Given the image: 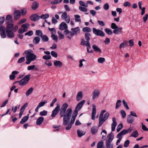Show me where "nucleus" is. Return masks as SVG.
I'll use <instances>...</instances> for the list:
<instances>
[{
  "instance_id": "nucleus-37",
  "label": "nucleus",
  "mask_w": 148,
  "mask_h": 148,
  "mask_svg": "<svg viewBox=\"0 0 148 148\" xmlns=\"http://www.w3.org/2000/svg\"><path fill=\"white\" fill-rule=\"evenodd\" d=\"M111 143L106 141V148H113V144Z\"/></svg>"
},
{
  "instance_id": "nucleus-22",
  "label": "nucleus",
  "mask_w": 148,
  "mask_h": 148,
  "mask_svg": "<svg viewBox=\"0 0 148 148\" xmlns=\"http://www.w3.org/2000/svg\"><path fill=\"white\" fill-rule=\"evenodd\" d=\"M83 97V92L82 91L78 92L76 96V100L78 101L81 100Z\"/></svg>"
},
{
  "instance_id": "nucleus-21",
  "label": "nucleus",
  "mask_w": 148,
  "mask_h": 148,
  "mask_svg": "<svg viewBox=\"0 0 148 148\" xmlns=\"http://www.w3.org/2000/svg\"><path fill=\"white\" fill-rule=\"evenodd\" d=\"M54 65L57 67H61L62 65V63L60 61L55 60L53 61Z\"/></svg>"
},
{
  "instance_id": "nucleus-63",
  "label": "nucleus",
  "mask_w": 148,
  "mask_h": 148,
  "mask_svg": "<svg viewBox=\"0 0 148 148\" xmlns=\"http://www.w3.org/2000/svg\"><path fill=\"white\" fill-rule=\"evenodd\" d=\"M130 143V141L128 140L125 141L124 144V147H127L129 146Z\"/></svg>"
},
{
  "instance_id": "nucleus-54",
  "label": "nucleus",
  "mask_w": 148,
  "mask_h": 148,
  "mask_svg": "<svg viewBox=\"0 0 148 148\" xmlns=\"http://www.w3.org/2000/svg\"><path fill=\"white\" fill-rule=\"evenodd\" d=\"M49 17V15L48 14H42L40 16V18L43 19H46Z\"/></svg>"
},
{
  "instance_id": "nucleus-4",
  "label": "nucleus",
  "mask_w": 148,
  "mask_h": 148,
  "mask_svg": "<svg viewBox=\"0 0 148 148\" xmlns=\"http://www.w3.org/2000/svg\"><path fill=\"white\" fill-rule=\"evenodd\" d=\"M29 26V25L28 23L24 24L21 25V28L18 29V34H17V36L21 39H22L23 38V35L22 34L27 31V29Z\"/></svg>"
},
{
  "instance_id": "nucleus-42",
  "label": "nucleus",
  "mask_w": 148,
  "mask_h": 148,
  "mask_svg": "<svg viewBox=\"0 0 148 148\" xmlns=\"http://www.w3.org/2000/svg\"><path fill=\"white\" fill-rule=\"evenodd\" d=\"M33 90V88H30L27 90L26 93V95L27 96H28L31 94Z\"/></svg>"
},
{
  "instance_id": "nucleus-15",
  "label": "nucleus",
  "mask_w": 148,
  "mask_h": 148,
  "mask_svg": "<svg viewBox=\"0 0 148 148\" xmlns=\"http://www.w3.org/2000/svg\"><path fill=\"white\" fill-rule=\"evenodd\" d=\"M21 16V12L20 10H16L14 14V17L15 20L18 19Z\"/></svg>"
},
{
  "instance_id": "nucleus-14",
  "label": "nucleus",
  "mask_w": 148,
  "mask_h": 148,
  "mask_svg": "<svg viewBox=\"0 0 148 148\" xmlns=\"http://www.w3.org/2000/svg\"><path fill=\"white\" fill-rule=\"evenodd\" d=\"M92 112L91 115V119L95 120V115L96 113V107L94 104L92 105Z\"/></svg>"
},
{
  "instance_id": "nucleus-25",
  "label": "nucleus",
  "mask_w": 148,
  "mask_h": 148,
  "mask_svg": "<svg viewBox=\"0 0 148 148\" xmlns=\"http://www.w3.org/2000/svg\"><path fill=\"white\" fill-rule=\"evenodd\" d=\"M92 48L94 51L96 52L101 53V49L97 45L95 44L92 45Z\"/></svg>"
},
{
  "instance_id": "nucleus-24",
  "label": "nucleus",
  "mask_w": 148,
  "mask_h": 148,
  "mask_svg": "<svg viewBox=\"0 0 148 148\" xmlns=\"http://www.w3.org/2000/svg\"><path fill=\"white\" fill-rule=\"evenodd\" d=\"M122 28L121 27L118 28L113 30V33L115 34H118L122 33Z\"/></svg>"
},
{
  "instance_id": "nucleus-53",
  "label": "nucleus",
  "mask_w": 148,
  "mask_h": 148,
  "mask_svg": "<svg viewBox=\"0 0 148 148\" xmlns=\"http://www.w3.org/2000/svg\"><path fill=\"white\" fill-rule=\"evenodd\" d=\"M105 60L104 58L100 57L98 59L97 61L99 63H103L104 62Z\"/></svg>"
},
{
  "instance_id": "nucleus-61",
  "label": "nucleus",
  "mask_w": 148,
  "mask_h": 148,
  "mask_svg": "<svg viewBox=\"0 0 148 148\" xmlns=\"http://www.w3.org/2000/svg\"><path fill=\"white\" fill-rule=\"evenodd\" d=\"M105 31L108 34L110 35L112 34V32L111 30L110 29L106 28L105 29Z\"/></svg>"
},
{
  "instance_id": "nucleus-28",
  "label": "nucleus",
  "mask_w": 148,
  "mask_h": 148,
  "mask_svg": "<svg viewBox=\"0 0 148 148\" xmlns=\"http://www.w3.org/2000/svg\"><path fill=\"white\" fill-rule=\"evenodd\" d=\"M77 115V114L74 112L73 113V115L72 116L71 121L70 123H71L72 125L74 123L75 121V118Z\"/></svg>"
},
{
  "instance_id": "nucleus-52",
  "label": "nucleus",
  "mask_w": 148,
  "mask_h": 148,
  "mask_svg": "<svg viewBox=\"0 0 148 148\" xmlns=\"http://www.w3.org/2000/svg\"><path fill=\"white\" fill-rule=\"evenodd\" d=\"M47 111L46 110H44L41 111L40 112L39 114L41 116H46L47 115Z\"/></svg>"
},
{
  "instance_id": "nucleus-34",
  "label": "nucleus",
  "mask_w": 148,
  "mask_h": 148,
  "mask_svg": "<svg viewBox=\"0 0 148 148\" xmlns=\"http://www.w3.org/2000/svg\"><path fill=\"white\" fill-rule=\"evenodd\" d=\"M35 69V70H37L38 69L36 67V66L34 65H32L30 66H27V69L28 71H30L31 70Z\"/></svg>"
},
{
  "instance_id": "nucleus-39",
  "label": "nucleus",
  "mask_w": 148,
  "mask_h": 148,
  "mask_svg": "<svg viewBox=\"0 0 148 148\" xmlns=\"http://www.w3.org/2000/svg\"><path fill=\"white\" fill-rule=\"evenodd\" d=\"M41 37V38L42 41L43 42H47L49 40V38L46 35H44L43 36L42 35Z\"/></svg>"
},
{
  "instance_id": "nucleus-31",
  "label": "nucleus",
  "mask_w": 148,
  "mask_h": 148,
  "mask_svg": "<svg viewBox=\"0 0 148 148\" xmlns=\"http://www.w3.org/2000/svg\"><path fill=\"white\" fill-rule=\"evenodd\" d=\"M40 38L38 36L35 37L33 40V42L35 44H38L40 41Z\"/></svg>"
},
{
  "instance_id": "nucleus-9",
  "label": "nucleus",
  "mask_w": 148,
  "mask_h": 148,
  "mask_svg": "<svg viewBox=\"0 0 148 148\" xmlns=\"http://www.w3.org/2000/svg\"><path fill=\"white\" fill-rule=\"evenodd\" d=\"M59 14H62L61 17L62 18L64 19L65 21L67 23L69 22L70 21V17L69 15L67 14V12L65 11L64 13L62 12H59L58 13Z\"/></svg>"
},
{
  "instance_id": "nucleus-16",
  "label": "nucleus",
  "mask_w": 148,
  "mask_h": 148,
  "mask_svg": "<svg viewBox=\"0 0 148 148\" xmlns=\"http://www.w3.org/2000/svg\"><path fill=\"white\" fill-rule=\"evenodd\" d=\"M13 32L11 30L6 29L5 32L7 36L9 38L14 37V34Z\"/></svg>"
},
{
  "instance_id": "nucleus-49",
  "label": "nucleus",
  "mask_w": 148,
  "mask_h": 148,
  "mask_svg": "<svg viewBox=\"0 0 148 148\" xmlns=\"http://www.w3.org/2000/svg\"><path fill=\"white\" fill-rule=\"evenodd\" d=\"M47 103V101L46 100H45L43 101L40 102L38 105L40 108L43 106L45 104Z\"/></svg>"
},
{
  "instance_id": "nucleus-56",
  "label": "nucleus",
  "mask_w": 148,
  "mask_h": 148,
  "mask_svg": "<svg viewBox=\"0 0 148 148\" xmlns=\"http://www.w3.org/2000/svg\"><path fill=\"white\" fill-rule=\"evenodd\" d=\"M58 34L59 38L60 40L63 39L64 38V35L61 32L58 31Z\"/></svg>"
},
{
  "instance_id": "nucleus-45",
  "label": "nucleus",
  "mask_w": 148,
  "mask_h": 148,
  "mask_svg": "<svg viewBox=\"0 0 148 148\" xmlns=\"http://www.w3.org/2000/svg\"><path fill=\"white\" fill-rule=\"evenodd\" d=\"M103 146V141H100L98 142L97 145V148H102Z\"/></svg>"
},
{
  "instance_id": "nucleus-13",
  "label": "nucleus",
  "mask_w": 148,
  "mask_h": 148,
  "mask_svg": "<svg viewBox=\"0 0 148 148\" xmlns=\"http://www.w3.org/2000/svg\"><path fill=\"white\" fill-rule=\"evenodd\" d=\"M5 27L1 26L0 27V34L1 38H4L6 37V34L5 33Z\"/></svg>"
},
{
  "instance_id": "nucleus-50",
  "label": "nucleus",
  "mask_w": 148,
  "mask_h": 148,
  "mask_svg": "<svg viewBox=\"0 0 148 148\" xmlns=\"http://www.w3.org/2000/svg\"><path fill=\"white\" fill-rule=\"evenodd\" d=\"M82 31L84 32H90L91 31V29L88 27H85L83 28Z\"/></svg>"
},
{
  "instance_id": "nucleus-30",
  "label": "nucleus",
  "mask_w": 148,
  "mask_h": 148,
  "mask_svg": "<svg viewBox=\"0 0 148 148\" xmlns=\"http://www.w3.org/2000/svg\"><path fill=\"white\" fill-rule=\"evenodd\" d=\"M127 134L126 130H124L121 131L117 135L116 137L118 138L120 137H122L123 135Z\"/></svg>"
},
{
  "instance_id": "nucleus-32",
  "label": "nucleus",
  "mask_w": 148,
  "mask_h": 148,
  "mask_svg": "<svg viewBox=\"0 0 148 148\" xmlns=\"http://www.w3.org/2000/svg\"><path fill=\"white\" fill-rule=\"evenodd\" d=\"M77 133L78 136L79 137H81L85 134L84 132L80 130H78L77 131Z\"/></svg>"
},
{
  "instance_id": "nucleus-38",
  "label": "nucleus",
  "mask_w": 148,
  "mask_h": 148,
  "mask_svg": "<svg viewBox=\"0 0 148 148\" xmlns=\"http://www.w3.org/2000/svg\"><path fill=\"white\" fill-rule=\"evenodd\" d=\"M39 6V4L37 2L34 1L33 2L32 5V9H37Z\"/></svg>"
},
{
  "instance_id": "nucleus-43",
  "label": "nucleus",
  "mask_w": 148,
  "mask_h": 148,
  "mask_svg": "<svg viewBox=\"0 0 148 148\" xmlns=\"http://www.w3.org/2000/svg\"><path fill=\"white\" fill-rule=\"evenodd\" d=\"M127 121L128 123H132L134 122V120L132 117L130 115H129L127 118Z\"/></svg>"
},
{
  "instance_id": "nucleus-48",
  "label": "nucleus",
  "mask_w": 148,
  "mask_h": 148,
  "mask_svg": "<svg viewBox=\"0 0 148 148\" xmlns=\"http://www.w3.org/2000/svg\"><path fill=\"white\" fill-rule=\"evenodd\" d=\"M63 0H54L51 2L52 4H56L60 3Z\"/></svg>"
},
{
  "instance_id": "nucleus-40",
  "label": "nucleus",
  "mask_w": 148,
  "mask_h": 148,
  "mask_svg": "<svg viewBox=\"0 0 148 148\" xmlns=\"http://www.w3.org/2000/svg\"><path fill=\"white\" fill-rule=\"evenodd\" d=\"M138 133L137 130H135L131 134L130 137H133L134 138H136L138 136Z\"/></svg>"
},
{
  "instance_id": "nucleus-59",
  "label": "nucleus",
  "mask_w": 148,
  "mask_h": 148,
  "mask_svg": "<svg viewBox=\"0 0 148 148\" xmlns=\"http://www.w3.org/2000/svg\"><path fill=\"white\" fill-rule=\"evenodd\" d=\"M27 21V19L26 18H23L20 20L18 23V24L21 25Z\"/></svg>"
},
{
  "instance_id": "nucleus-58",
  "label": "nucleus",
  "mask_w": 148,
  "mask_h": 148,
  "mask_svg": "<svg viewBox=\"0 0 148 148\" xmlns=\"http://www.w3.org/2000/svg\"><path fill=\"white\" fill-rule=\"evenodd\" d=\"M36 35L41 36L42 35V32L41 30H38L36 31Z\"/></svg>"
},
{
  "instance_id": "nucleus-46",
  "label": "nucleus",
  "mask_w": 148,
  "mask_h": 148,
  "mask_svg": "<svg viewBox=\"0 0 148 148\" xmlns=\"http://www.w3.org/2000/svg\"><path fill=\"white\" fill-rule=\"evenodd\" d=\"M51 37L53 40L57 42H58V37L56 35L52 33L51 34Z\"/></svg>"
},
{
  "instance_id": "nucleus-8",
  "label": "nucleus",
  "mask_w": 148,
  "mask_h": 148,
  "mask_svg": "<svg viewBox=\"0 0 148 148\" xmlns=\"http://www.w3.org/2000/svg\"><path fill=\"white\" fill-rule=\"evenodd\" d=\"M85 102L84 100H83L79 102L76 106L73 112L78 114V112L81 109Z\"/></svg>"
},
{
  "instance_id": "nucleus-27",
  "label": "nucleus",
  "mask_w": 148,
  "mask_h": 148,
  "mask_svg": "<svg viewBox=\"0 0 148 148\" xmlns=\"http://www.w3.org/2000/svg\"><path fill=\"white\" fill-rule=\"evenodd\" d=\"M98 128L95 126L92 127L91 129V132L93 135L97 133L98 131Z\"/></svg>"
},
{
  "instance_id": "nucleus-35",
  "label": "nucleus",
  "mask_w": 148,
  "mask_h": 148,
  "mask_svg": "<svg viewBox=\"0 0 148 148\" xmlns=\"http://www.w3.org/2000/svg\"><path fill=\"white\" fill-rule=\"evenodd\" d=\"M127 46V42L126 41H125L120 45L119 48L120 49H121L122 48H124Z\"/></svg>"
},
{
  "instance_id": "nucleus-7",
  "label": "nucleus",
  "mask_w": 148,
  "mask_h": 148,
  "mask_svg": "<svg viewBox=\"0 0 148 148\" xmlns=\"http://www.w3.org/2000/svg\"><path fill=\"white\" fill-rule=\"evenodd\" d=\"M81 45L87 47V50L88 53H92L93 51L91 50L89 51V49H90L91 46L89 42V41L87 40H85L84 39H82L81 40Z\"/></svg>"
},
{
  "instance_id": "nucleus-18",
  "label": "nucleus",
  "mask_w": 148,
  "mask_h": 148,
  "mask_svg": "<svg viewBox=\"0 0 148 148\" xmlns=\"http://www.w3.org/2000/svg\"><path fill=\"white\" fill-rule=\"evenodd\" d=\"M40 18V16L36 14H32L30 17V19L32 21H38Z\"/></svg>"
},
{
  "instance_id": "nucleus-11",
  "label": "nucleus",
  "mask_w": 148,
  "mask_h": 148,
  "mask_svg": "<svg viewBox=\"0 0 148 148\" xmlns=\"http://www.w3.org/2000/svg\"><path fill=\"white\" fill-rule=\"evenodd\" d=\"M92 30L93 33L96 36H103L105 35L104 33L99 29H97L95 28H93Z\"/></svg>"
},
{
  "instance_id": "nucleus-5",
  "label": "nucleus",
  "mask_w": 148,
  "mask_h": 148,
  "mask_svg": "<svg viewBox=\"0 0 148 148\" xmlns=\"http://www.w3.org/2000/svg\"><path fill=\"white\" fill-rule=\"evenodd\" d=\"M30 75H25L24 77L21 80L18 81L16 82L17 83H18L19 85L21 86H25L27 84L29 81L30 78Z\"/></svg>"
},
{
  "instance_id": "nucleus-55",
  "label": "nucleus",
  "mask_w": 148,
  "mask_h": 148,
  "mask_svg": "<svg viewBox=\"0 0 148 148\" xmlns=\"http://www.w3.org/2000/svg\"><path fill=\"white\" fill-rule=\"evenodd\" d=\"M123 125L122 123H120L118 125L116 128V131L117 132H119L122 128Z\"/></svg>"
},
{
  "instance_id": "nucleus-26",
  "label": "nucleus",
  "mask_w": 148,
  "mask_h": 148,
  "mask_svg": "<svg viewBox=\"0 0 148 148\" xmlns=\"http://www.w3.org/2000/svg\"><path fill=\"white\" fill-rule=\"evenodd\" d=\"M44 119L42 117H39L37 119L36 121V124L38 125L41 124L44 121Z\"/></svg>"
},
{
  "instance_id": "nucleus-20",
  "label": "nucleus",
  "mask_w": 148,
  "mask_h": 148,
  "mask_svg": "<svg viewBox=\"0 0 148 148\" xmlns=\"http://www.w3.org/2000/svg\"><path fill=\"white\" fill-rule=\"evenodd\" d=\"M19 73V72L17 71H13L11 73V74L10 75L9 78L10 80H13L15 78V75L18 74Z\"/></svg>"
},
{
  "instance_id": "nucleus-64",
  "label": "nucleus",
  "mask_w": 148,
  "mask_h": 148,
  "mask_svg": "<svg viewBox=\"0 0 148 148\" xmlns=\"http://www.w3.org/2000/svg\"><path fill=\"white\" fill-rule=\"evenodd\" d=\"M33 34V32L32 31L30 30L28 32L26 33H25V36H30L32 35Z\"/></svg>"
},
{
  "instance_id": "nucleus-36",
  "label": "nucleus",
  "mask_w": 148,
  "mask_h": 148,
  "mask_svg": "<svg viewBox=\"0 0 148 148\" xmlns=\"http://www.w3.org/2000/svg\"><path fill=\"white\" fill-rule=\"evenodd\" d=\"M28 118L29 117L28 116H24L22 118L21 121L20 122V123L22 124H24L25 122L27 121Z\"/></svg>"
},
{
  "instance_id": "nucleus-12",
  "label": "nucleus",
  "mask_w": 148,
  "mask_h": 148,
  "mask_svg": "<svg viewBox=\"0 0 148 148\" xmlns=\"http://www.w3.org/2000/svg\"><path fill=\"white\" fill-rule=\"evenodd\" d=\"M100 94V91L99 90H95L92 93V99L93 100L97 98L99 96Z\"/></svg>"
},
{
  "instance_id": "nucleus-60",
  "label": "nucleus",
  "mask_w": 148,
  "mask_h": 148,
  "mask_svg": "<svg viewBox=\"0 0 148 148\" xmlns=\"http://www.w3.org/2000/svg\"><path fill=\"white\" fill-rule=\"evenodd\" d=\"M18 28V25H15L14 26L13 25V27L12 28V30L14 32H16L17 31Z\"/></svg>"
},
{
  "instance_id": "nucleus-2",
  "label": "nucleus",
  "mask_w": 148,
  "mask_h": 148,
  "mask_svg": "<svg viewBox=\"0 0 148 148\" xmlns=\"http://www.w3.org/2000/svg\"><path fill=\"white\" fill-rule=\"evenodd\" d=\"M23 53L27 55L26 57L27 61L26 62L27 64H29L32 61L35 60L37 58V56L34 53H30L29 50L25 51Z\"/></svg>"
},
{
  "instance_id": "nucleus-51",
  "label": "nucleus",
  "mask_w": 148,
  "mask_h": 148,
  "mask_svg": "<svg viewBox=\"0 0 148 148\" xmlns=\"http://www.w3.org/2000/svg\"><path fill=\"white\" fill-rule=\"evenodd\" d=\"M90 34L89 33H86L85 34V38L86 40L89 41L90 40Z\"/></svg>"
},
{
  "instance_id": "nucleus-23",
  "label": "nucleus",
  "mask_w": 148,
  "mask_h": 148,
  "mask_svg": "<svg viewBox=\"0 0 148 148\" xmlns=\"http://www.w3.org/2000/svg\"><path fill=\"white\" fill-rule=\"evenodd\" d=\"M68 26L67 24L64 22H62L60 24L59 29H60L63 30L66 29H67Z\"/></svg>"
},
{
  "instance_id": "nucleus-29",
  "label": "nucleus",
  "mask_w": 148,
  "mask_h": 148,
  "mask_svg": "<svg viewBox=\"0 0 148 148\" xmlns=\"http://www.w3.org/2000/svg\"><path fill=\"white\" fill-rule=\"evenodd\" d=\"M12 21V16L10 14H9L7 15L5 19L6 23H10Z\"/></svg>"
},
{
  "instance_id": "nucleus-10",
  "label": "nucleus",
  "mask_w": 148,
  "mask_h": 148,
  "mask_svg": "<svg viewBox=\"0 0 148 148\" xmlns=\"http://www.w3.org/2000/svg\"><path fill=\"white\" fill-rule=\"evenodd\" d=\"M60 109V106L59 104H58L56 107L52 110V113L51 115V116L53 117H54L56 116L57 114L58 113Z\"/></svg>"
},
{
  "instance_id": "nucleus-62",
  "label": "nucleus",
  "mask_w": 148,
  "mask_h": 148,
  "mask_svg": "<svg viewBox=\"0 0 148 148\" xmlns=\"http://www.w3.org/2000/svg\"><path fill=\"white\" fill-rule=\"evenodd\" d=\"M44 63L46 65L48 66H51L52 65V64L51 62V61H50L49 60H46V61Z\"/></svg>"
},
{
  "instance_id": "nucleus-44",
  "label": "nucleus",
  "mask_w": 148,
  "mask_h": 148,
  "mask_svg": "<svg viewBox=\"0 0 148 148\" xmlns=\"http://www.w3.org/2000/svg\"><path fill=\"white\" fill-rule=\"evenodd\" d=\"M79 4L81 6L84 7L86 8L88 7V5L86 3H85L83 1H79Z\"/></svg>"
},
{
  "instance_id": "nucleus-3",
  "label": "nucleus",
  "mask_w": 148,
  "mask_h": 148,
  "mask_svg": "<svg viewBox=\"0 0 148 148\" xmlns=\"http://www.w3.org/2000/svg\"><path fill=\"white\" fill-rule=\"evenodd\" d=\"M106 112L105 110H102L99 116V124L98 127H100L103 123L108 118L109 116L108 112L106 113L104 115V113Z\"/></svg>"
},
{
  "instance_id": "nucleus-57",
  "label": "nucleus",
  "mask_w": 148,
  "mask_h": 148,
  "mask_svg": "<svg viewBox=\"0 0 148 148\" xmlns=\"http://www.w3.org/2000/svg\"><path fill=\"white\" fill-rule=\"evenodd\" d=\"M51 58V56L50 55H45L42 57L43 59L45 60H48L50 59Z\"/></svg>"
},
{
  "instance_id": "nucleus-6",
  "label": "nucleus",
  "mask_w": 148,
  "mask_h": 148,
  "mask_svg": "<svg viewBox=\"0 0 148 148\" xmlns=\"http://www.w3.org/2000/svg\"><path fill=\"white\" fill-rule=\"evenodd\" d=\"M71 30L72 31L70 32V36H67V38H68L69 39H71V38L74 35H77L78 34L80 33V29L79 27H77L75 28H72Z\"/></svg>"
},
{
  "instance_id": "nucleus-1",
  "label": "nucleus",
  "mask_w": 148,
  "mask_h": 148,
  "mask_svg": "<svg viewBox=\"0 0 148 148\" xmlns=\"http://www.w3.org/2000/svg\"><path fill=\"white\" fill-rule=\"evenodd\" d=\"M68 104L66 103L63 104L61 107L59 114L61 118L63 117V124L64 125H67L65 127L66 130H69L72 127V124L69 123L72 114L71 108H68Z\"/></svg>"
},
{
  "instance_id": "nucleus-17",
  "label": "nucleus",
  "mask_w": 148,
  "mask_h": 148,
  "mask_svg": "<svg viewBox=\"0 0 148 148\" xmlns=\"http://www.w3.org/2000/svg\"><path fill=\"white\" fill-rule=\"evenodd\" d=\"M112 121L113 122L111 124V130L112 132L115 130L116 127L117 125V123L115 117L112 118Z\"/></svg>"
},
{
  "instance_id": "nucleus-19",
  "label": "nucleus",
  "mask_w": 148,
  "mask_h": 148,
  "mask_svg": "<svg viewBox=\"0 0 148 148\" xmlns=\"http://www.w3.org/2000/svg\"><path fill=\"white\" fill-rule=\"evenodd\" d=\"M108 139H106V141L111 143L112 140L114 138V136L113 134L111 132L107 136Z\"/></svg>"
},
{
  "instance_id": "nucleus-33",
  "label": "nucleus",
  "mask_w": 148,
  "mask_h": 148,
  "mask_svg": "<svg viewBox=\"0 0 148 148\" xmlns=\"http://www.w3.org/2000/svg\"><path fill=\"white\" fill-rule=\"evenodd\" d=\"M7 26L6 27V29H11L12 30V28L13 27V24L12 23H6Z\"/></svg>"
},
{
  "instance_id": "nucleus-47",
  "label": "nucleus",
  "mask_w": 148,
  "mask_h": 148,
  "mask_svg": "<svg viewBox=\"0 0 148 148\" xmlns=\"http://www.w3.org/2000/svg\"><path fill=\"white\" fill-rule=\"evenodd\" d=\"M121 100H118L117 101L116 103L115 108L116 109H118L121 105Z\"/></svg>"
},
{
  "instance_id": "nucleus-41",
  "label": "nucleus",
  "mask_w": 148,
  "mask_h": 148,
  "mask_svg": "<svg viewBox=\"0 0 148 148\" xmlns=\"http://www.w3.org/2000/svg\"><path fill=\"white\" fill-rule=\"evenodd\" d=\"M74 17L75 20L76 22H79L81 23V19L80 18V16L78 14L75 15Z\"/></svg>"
}]
</instances>
